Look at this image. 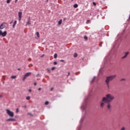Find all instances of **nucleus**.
I'll return each mask as SVG.
<instances>
[{
  "instance_id": "obj_44",
  "label": "nucleus",
  "mask_w": 130,
  "mask_h": 130,
  "mask_svg": "<svg viewBox=\"0 0 130 130\" xmlns=\"http://www.w3.org/2000/svg\"><path fill=\"white\" fill-rule=\"evenodd\" d=\"M46 2H48V0H47Z\"/></svg>"
},
{
  "instance_id": "obj_39",
  "label": "nucleus",
  "mask_w": 130,
  "mask_h": 130,
  "mask_svg": "<svg viewBox=\"0 0 130 130\" xmlns=\"http://www.w3.org/2000/svg\"><path fill=\"white\" fill-rule=\"evenodd\" d=\"M18 2V0H15V3H17Z\"/></svg>"
},
{
  "instance_id": "obj_17",
  "label": "nucleus",
  "mask_w": 130,
  "mask_h": 130,
  "mask_svg": "<svg viewBox=\"0 0 130 130\" xmlns=\"http://www.w3.org/2000/svg\"><path fill=\"white\" fill-rule=\"evenodd\" d=\"M78 4H75L74 5V8H75V9H77V8H78Z\"/></svg>"
},
{
  "instance_id": "obj_24",
  "label": "nucleus",
  "mask_w": 130,
  "mask_h": 130,
  "mask_svg": "<svg viewBox=\"0 0 130 130\" xmlns=\"http://www.w3.org/2000/svg\"><path fill=\"white\" fill-rule=\"evenodd\" d=\"M11 0H7V4H10V3H11Z\"/></svg>"
},
{
  "instance_id": "obj_19",
  "label": "nucleus",
  "mask_w": 130,
  "mask_h": 130,
  "mask_svg": "<svg viewBox=\"0 0 130 130\" xmlns=\"http://www.w3.org/2000/svg\"><path fill=\"white\" fill-rule=\"evenodd\" d=\"M54 58H57V54H56V53L54 54Z\"/></svg>"
},
{
  "instance_id": "obj_35",
  "label": "nucleus",
  "mask_w": 130,
  "mask_h": 130,
  "mask_svg": "<svg viewBox=\"0 0 130 130\" xmlns=\"http://www.w3.org/2000/svg\"><path fill=\"white\" fill-rule=\"evenodd\" d=\"M54 64H57V62H54Z\"/></svg>"
},
{
  "instance_id": "obj_12",
  "label": "nucleus",
  "mask_w": 130,
  "mask_h": 130,
  "mask_svg": "<svg viewBox=\"0 0 130 130\" xmlns=\"http://www.w3.org/2000/svg\"><path fill=\"white\" fill-rule=\"evenodd\" d=\"M107 108L108 109H110V108H111V105L110 104V103H109L108 106H107Z\"/></svg>"
},
{
  "instance_id": "obj_4",
  "label": "nucleus",
  "mask_w": 130,
  "mask_h": 130,
  "mask_svg": "<svg viewBox=\"0 0 130 130\" xmlns=\"http://www.w3.org/2000/svg\"><path fill=\"white\" fill-rule=\"evenodd\" d=\"M7 113L11 117H14V112L11 111V110L9 109H6Z\"/></svg>"
},
{
  "instance_id": "obj_32",
  "label": "nucleus",
  "mask_w": 130,
  "mask_h": 130,
  "mask_svg": "<svg viewBox=\"0 0 130 130\" xmlns=\"http://www.w3.org/2000/svg\"><path fill=\"white\" fill-rule=\"evenodd\" d=\"M94 80H95V78H93L92 80L91 81V83H93L94 82Z\"/></svg>"
},
{
  "instance_id": "obj_13",
  "label": "nucleus",
  "mask_w": 130,
  "mask_h": 130,
  "mask_svg": "<svg viewBox=\"0 0 130 130\" xmlns=\"http://www.w3.org/2000/svg\"><path fill=\"white\" fill-rule=\"evenodd\" d=\"M62 23V19H60L58 22V25H61V23Z\"/></svg>"
},
{
  "instance_id": "obj_1",
  "label": "nucleus",
  "mask_w": 130,
  "mask_h": 130,
  "mask_svg": "<svg viewBox=\"0 0 130 130\" xmlns=\"http://www.w3.org/2000/svg\"><path fill=\"white\" fill-rule=\"evenodd\" d=\"M114 100V96L110 94H107L106 95V98H103L102 102H107L109 103Z\"/></svg>"
},
{
  "instance_id": "obj_27",
  "label": "nucleus",
  "mask_w": 130,
  "mask_h": 130,
  "mask_svg": "<svg viewBox=\"0 0 130 130\" xmlns=\"http://www.w3.org/2000/svg\"><path fill=\"white\" fill-rule=\"evenodd\" d=\"M60 61H61V62H64V60H63V59H61V60H60Z\"/></svg>"
},
{
  "instance_id": "obj_14",
  "label": "nucleus",
  "mask_w": 130,
  "mask_h": 130,
  "mask_svg": "<svg viewBox=\"0 0 130 130\" xmlns=\"http://www.w3.org/2000/svg\"><path fill=\"white\" fill-rule=\"evenodd\" d=\"M27 25H31V21H30V20H28L27 23L26 24V26H27Z\"/></svg>"
},
{
  "instance_id": "obj_25",
  "label": "nucleus",
  "mask_w": 130,
  "mask_h": 130,
  "mask_svg": "<svg viewBox=\"0 0 130 130\" xmlns=\"http://www.w3.org/2000/svg\"><path fill=\"white\" fill-rule=\"evenodd\" d=\"M54 70H55V67H52L51 69L52 71H54Z\"/></svg>"
},
{
  "instance_id": "obj_6",
  "label": "nucleus",
  "mask_w": 130,
  "mask_h": 130,
  "mask_svg": "<svg viewBox=\"0 0 130 130\" xmlns=\"http://www.w3.org/2000/svg\"><path fill=\"white\" fill-rule=\"evenodd\" d=\"M129 54V52H126L124 53V56L121 57V59H124V58H126L127 57V55Z\"/></svg>"
},
{
  "instance_id": "obj_42",
  "label": "nucleus",
  "mask_w": 130,
  "mask_h": 130,
  "mask_svg": "<svg viewBox=\"0 0 130 130\" xmlns=\"http://www.w3.org/2000/svg\"><path fill=\"white\" fill-rule=\"evenodd\" d=\"M18 71H20V69H18Z\"/></svg>"
},
{
  "instance_id": "obj_33",
  "label": "nucleus",
  "mask_w": 130,
  "mask_h": 130,
  "mask_svg": "<svg viewBox=\"0 0 130 130\" xmlns=\"http://www.w3.org/2000/svg\"><path fill=\"white\" fill-rule=\"evenodd\" d=\"M37 83H36V82H35L34 83V86H37Z\"/></svg>"
},
{
  "instance_id": "obj_23",
  "label": "nucleus",
  "mask_w": 130,
  "mask_h": 130,
  "mask_svg": "<svg viewBox=\"0 0 130 130\" xmlns=\"http://www.w3.org/2000/svg\"><path fill=\"white\" fill-rule=\"evenodd\" d=\"M90 22H91V21L90 20H87L86 21V23L89 24V23H90Z\"/></svg>"
},
{
  "instance_id": "obj_43",
  "label": "nucleus",
  "mask_w": 130,
  "mask_h": 130,
  "mask_svg": "<svg viewBox=\"0 0 130 130\" xmlns=\"http://www.w3.org/2000/svg\"><path fill=\"white\" fill-rule=\"evenodd\" d=\"M129 19H130V15H129Z\"/></svg>"
},
{
  "instance_id": "obj_41",
  "label": "nucleus",
  "mask_w": 130,
  "mask_h": 130,
  "mask_svg": "<svg viewBox=\"0 0 130 130\" xmlns=\"http://www.w3.org/2000/svg\"><path fill=\"white\" fill-rule=\"evenodd\" d=\"M0 97H3V96L2 95H0Z\"/></svg>"
},
{
  "instance_id": "obj_28",
  "label": "nucleus",
  "mask_w": 130,
  "mask_h": 130,
  "mask_svg": "<svg viewBox=\"0 0 130 130\" xmlns=\"http://www.w3.org/2000/svg\"><path fill=\"white\" fill-rule=\"evenodd\" d=\"M16 113H18V112H19V109H16Z\"/></svg>"
},
{
  "instance_id": "obj_10",
  "label": "nucleus",
  "mask_w": 130,
  "mask_h": 130,
  "mask_svg": "<svg viewBox=\"0 0 130 130\" xmlns=\"http://www.w3.org/2000/svg\"><path fill=\"white\" fill-rule=\"evenodd\" d=\"M7 121H16V119L14 118H9L7 119Z\"/></svg>"
},
{
  "instance_id": "obj_8",
  "label": "nucleus",
  "mask_w": 130,
  "mask_h": 130,
  "mask_svg": "<svg viewBox=\"0 0 130 130\" xmlns=\"http://www.w3.org/2000/svg\"><path fill=\"white\" fill-rule=\"evenodd\" d=\"M6 24L5 23H2L1 25H0V30H3V29H5V28H6Z\"/></svg>"
},
{
  "instance_id": "obj_11",
  "label": "nucleus",
  "mask_w": 130,
  "mask_h": 130,
  "mask_svg": "<svg viewBox=\"0 0 130 130\" xmlns=\"http://www.w3.org/2000/svg\"><path fill=\"white\" fill-rule=\"evenodd\" d=\"M16 25H17V20H15L13 25V28H15L16 27Z\"/></svg>"
},
{
  "instance_id": "obj_21",
  "label": "nucleus",
  "mask_w": 130,
  "mask_h": 130,
  "mask_svg": "<svg viewBox=\"0 0 130 130\" xmlns=\"http://www.w3.org/2000/svg\"><path fill=\"white\" fill-rule=\"evenodd\" d=\"M48 104H49V102L48 101H46L45 103V105H48Z\"/></svg>"
},
{
  "instance_id": "obj_22",
  "label": "nucleus",
  "mask_w": 130,
  "mask_h": 130,
  "mask_svg": "<svg viewBox=\"0 0 130 130\" xmlns=\"http://www.w3.org/2000/svg\"><path fill=\"white\" fill-rule=\"evenodd\" d=\"M84 39L85 40H88V37L87 36H84Z\"/></svg>"
},
{
  "instance_id": "obj_34",
  "label": "nucleus",
  "mask_w": 130,
  "mask_h": 130,
  "mask_svg": "<svg viewBox=\"0 0 130 130\" xmlns=\"http://www.w3.org/2000/svg\"><path fill=\"white\" fill-rule=\"evenodd\" d=\"M28 91L30 92V93H31V92H32V90L31 89H29Z\"/></svg>"
},
{
  "instance_id": "obj_30",
  "label": "nucleus",
  "mask_w": 130,
  "mask_h": 130,
  "mask_svg": "<svg viewBox=\"0 0 130 130\" xmlns=\"http://www.w3.org/2000/svg\"><path fill=\"white\" fill-rule=\"evenodd\" d=\"M121 82L122 81H125V79L124 78H123L122 79L120 80Z\"/></svg>"
},
{
  "instance_id": "obj_40",
  "label": "nucleus",
  "mask_w": 130,
  "mask_h": 130,
  "mask_svg": "<svg viewBox=\"0 0 130 130\" xmlns=\"http://www.w3.org/2000/svg\"><path fill=\"white\" fill-rule=\"evenodd\" d=\"M53 89V88H52L51 89V91H52Z\"/></svg>"
},
{
  "instance_id": "obj_29",
  "label": "nucleus",
  "mask_w": 130,
  "mask_h": 130,
  "mask_svg": "<svg viewBox=\"0 0 130 130\" xmlns=\"http://www.w3.org/2000/svg\"><path fill=\"white\" fill-rule=\"evenodd\" d=\"M47 71H48V73H50V69H47Z\"/></svg>"
},
{
  "instance_id": "obj_15",
  "label": "nucleus",
  "mask_w": 130,
  "mask_h": 130,
  "mask_svg": "<svg viewBox=\"0 0 130 130\" xmlns=\"http://www.w3.org/2000/svg\"><path fill=\"white\" fill-rule=\"evenodd\" d=\"M37 36L38 38H39L40 37V34H39V32H37Z\"/></svg>"
},
{
  "instance_id": "obj_3",
  "label": "nucleus",
  "mask_w": 130,
  "mask_h": 130,
  "mask_svg": "<svg viewBox=\"0 0 130 130\" xmlns=\"http://www.w3.org/2000/svg\"><path fill=\"white\" fill-rule=\"evenodd\" d=\"M32 75V73L31 72H28L26 73L23 76V78L22 79V81L24 82L25 81V80H26V78H28L29 76H31Z\"/></svg>"
},
{
  "instance_id": "obj_31",
  "label": "nucleus",
  "mask_w": 130,
  "mask_h": 130,
  "mask_svg": "<svg viewBox=\"0 0 130 130\" xmlns=\"http://www.w3.org/2000/svg\"><path fill=\"white\" fill-rule=\"evenodd\" d=\"M121 130H125V128L124 127H123Z\"/></svg>"
},
{
  "instance_id": "obj_18",
  "label": "nucleus",
  "mask_w": 130,
  "mask_h": 130,
  "mask_svg": "<svg viewBox=\"0 0 130 130\" xmlns=\"http://www.w3.org/2000/svg\"><path fill=\"white\" fill-rule=\"evenodd\" d=\"M74 57H77V56H78V54H77V53H75L74 54Z\"/></svg>"
},
{
  "instance_id": "obj_7",
  "label": "nucleus",
  "mask_w": 130,
  "mask_h": 130,
  "mask_svg": "<svg viewBox=\"0 0 130 130\" xmlns=\"http://www.w3.org/2000/svg\"><path fill=\"white\" fill-rule=\"evenodd\" d=\"M22 12H18V21L19 22L21 21V20H22Z\"/></svg>"
},
{
  "instance_id": "obj_26",
  "label": "nucleus",
  "mask_w": 130,
  "mask_h": 130,
  "mask_svg": "<svg viewBox=\"0 0 130 130\" xmlns=\"http://www.w3.org/2000/svg\"><path fill=\"white\" fill-rule=\"evenodd\" d=\"M93 6H96V3H95V2H93Z\"/></svg>"
},
{
  "instance_id": "obj_20",
  "label": "nucleus",
  "mask_w": 130,
  "mask_h": 130,
  "mask_svg": "<svg viewBox=\"0 0 130 130\" xmlns=\"http://www.w3.org/2000/svg\"><path fill=\"white\" fill-rule=\"evenodd\" d=\"M30 99L31 97H30L29 96H28L26 98V100H30Z\"/></svg>"
},
{
  "instance_id": "obj_5",
  "label": "nucleus",
  "mask_w": 130,
  "mask_h": 130,
  "mask_svg": "<svg viewBox=\"0 0 130 130\" xmlns=\"http://www.w3.org/2000/svg\"><path fill=\"white\" fill-rule=\"evenodd\" d=\"M0 36L6 37V36H7V31H5L3 32V30H0Z\"/></svg>"
},
{
  "instance_id": "obj_9",
  "label": "nucleus",
  "mask_w": 130,
  "mask_h": 130,
  "mask_svg": "<svg viewBox=\"0 0 130 130\" xmlns=\"http://www.w3.org/2000/svg\"><path fill=\"white\" fill-rule=\"evenodd\" d=\"M105 106V102H102L101 103V108H103Z\"/></svg>"
},
{
  "instance_id": "obj_36",
  "label": "nucleus",
  "mask_w": 130,
  "mask_h": 130,
  "mask_svg": "<svg viewBox=\"0 0 130 130\" xmlns=\"http://www.w3.org/2000/svg\"><path fill=\"white\" fill-rule=\"evenodd\" d=\"M70 75H71V73L69 72V73H68V77H69V76H70Z\"/></svg>"
},
{
  "instance_id": "obj_37",
  "label": "nucleus",
  "mask_w": 130,
  "mask_h": 130,
  "mask_svg": "<svg viewBox=\"0 0 130 130\" xmlns=\"http://www.w3.org/2000/svg\"><path fill=\"white\" fill-rule=\"evenodd\" d=\"M41 88H38V90H39V91H41Z\"/></svg>"
},
{
  "instance_id": "obj_2",
  "label": "nucleus",
  "mask_w": 130,
  "mask_h": 130,
  "mask_svg": "<svg viewBox=\"0 0 130 130\" xmlns=\"http://www.w3.org/2000/svg\"><path fill=\"white\" fill-rule=\"evenodd\" d=\"M116 77V75H114L110 76H107L106 77V80H105V83L107 85V87L108 89H109L110 86H109V83L111 82L113 79H115Z\"/></svg>"
},
{
  "instance_id": "obj_38",
  "label": "nucleus",
  "mask_w": 130,
  "mask_h": 130,
  "mask_svg": "<svg viewBox=\"0 0 130 130\" xmlns=\"http://www.w3.org/2000/svg\"><path fill=\"white\" fill-rule=\"evenodd\" d=\"M40 74H38L37 76H40Z\"/></svg>"
},
{
  "instance_id": "obj_16",
  "label": "nucleus",
  "mask_w": 130,
  "mask_h": 130,
  "mask_svg": "<svg viewBox=\"0 0 130 130\" xmlns=\"http://www.w3.org/2000/svg\"><path fill=\"white\" fill-rule=\"evenodd\" d=\"M17 78V76L16 75H13L11 76V79H16Z\"/></svg>"
}]
</instances>
